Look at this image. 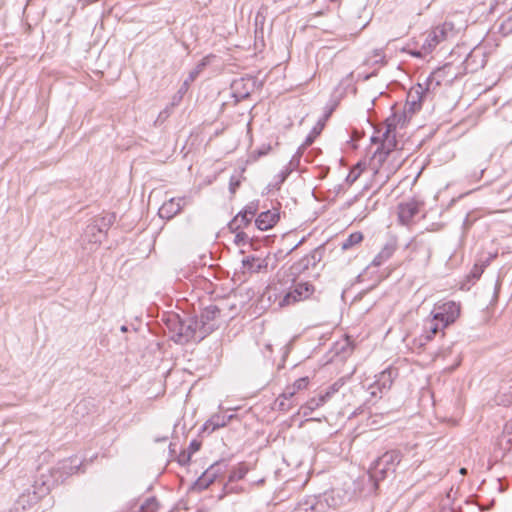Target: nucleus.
Wrapping results in <instances>:
<instances>
[{
  "mask_svg": "<svg viewBox=\"0 0 512 512\" xmlns=\"http://www.w3.org/2000/svg\"><path fill=\"white\" fill-rule=\"evenodd\" d=\"M300 158H301V149L299 148L298 151L293 155L290 162L286 166H291L292 171L295 170L299 165Z\"/></svg>",
  "mask_w": 512,
  "mask_h": 512,
  "instance_id": "obj_39",
  "label": "nucleus"
},
{
  "mask_svg": "<svg viewBox=\"0 0 512 512\" xmlns=\"http://www.w3.org/2000/svg\"><path fill=\"white\" fill-rule=\"evenodd\" d=\"M176 320V333L172 336V339L178 343H185L189 341H200L204 338L201 330L197 331L198 321L188 320L186 322L180 321L178 317Z\"/></svg>",
  "mask_w": 512,
  "mask_h": 512,
  "instance_id": "obj_5",
  "label": "nucleus"
},
{
  "mask_svg": "<svg viewBox=\"0 0 512 512\" xmlns=\"http://www.w3.org/2000/svg\"><path fill=\"white\" fill-rule=\"evenodd\" d=\"M412 252H414L415 258L423 263L427 264L431 258L432 245L431 240L424 235V233L416 235L410 242Z\"/></svg>",
  "mask_w": 512,
  "mask_h": 512,
  "instance_id": "obj_7",
  "label": "nucleus"
},
{
  "mask_svg": "<svg viewBox=\"0 0 512 512\" xmlns=\"http://www.w3.org/2000/svg\"><path fill=\"white\" fill-rule=\"evenodd\" d=\"M254 86V80L253 79H238L233 81L231 85L233 96L236 98V101H240L242 99L247 98Z\"/></svg>",
  "mask_w": 512,
  "mask_h": 512,
  "instance_id": "obj_17",
  "label": "nucleus"
},
{
  "mask_svg": "<svg viewBox=\"0 0 512 512\" xmlns=\"http://www.w3.org/2000/svg\"><path fill=\"white\" fill-rule=\"evenodd\" d=\"M191 201L190 197L171 198L162 204L158 214L162 219L170 220L180 213L185 205L190 204Z\"/></svg>",
  "mask_w": 512,
  "mask_h": 512,
  "instance_id": "obj_10",
  "label": "nucleus"
},
{
  "mask_svg": "<svg viewBox=\"0 0 512 512\" xmlns=\"http://www.w3.org/2000/svg\"><path fill=\"white\" fill-rule=\"evenodd\" d=\"M197 75V71L191 72L189 75L190 80H194L195 76Z\"/></svg>",
  "mask_w": 512,
  "mask_h": 512,
  "instance_id": "obj_44",
  "label": "nucleus"
},
{
  "mask_svg": "<svg viewBox=\"0 0 512 512\" xmlns=\"http://www.w3.org/2000/svg\"><path fill=\"white\" fill-rule=\"evenodd\" d=\"M292 173V167L291 166H285L277 175V183L282 184L285 182L287 177Z\"/></svg>",
  "mask_w": 512,
  "mask_h": 512,
  "instance_id": "obj_37",
  "label": "nucleus"
},
{
  "mask_svg": "<svg viewBox=\"0 0 512 512\" xmlns=\"http://www.w3.org/2000/svg\"><path fill=\"white\" fill-rule=\"evenodd\" d=\"M445 327H442V324L435 320L434 317L425 320L424 323V332L426 334L427 339H431L438 332L442 331Z\"/></svg>",
  "mask_w": 512,
  "mask_h": 512,
  "instance_id": "obj_26",
  "label": "nucleus"
},
{
  "mask_svg": "<svg viewBox=\"0 0 512 512\" xmlns=\"http://www.w3.org/2000/svg\"><path fill=\"white\" fill-rule=\"evenodd\" d=\"M308 384V377L297 379L292 385H289L285 388L284 392L282 393L283 399H292L298 391L306 389Z\"/></svg>",
  "mask_w": 512,
  "mask_h": 512,
  "instance_id": "obj_23",
  "label": "nucleus"
},
{
  "mask_svg": "<svg viewBox=\"0 0 512 512\" xmlns=\"http://www.w3.org/2000/svg\"><path fill=\"white\" fill-rule=\"evenodd\" d=\"M422 203L415 199H410L398 205V220L402 225H410L413 218L420 212Z\"/></svg>",
  "mask_w": 512,
  "mask_h": 512,
  "instance_id": "obj_12",
  "label": "nucleus"
},
{
  "mask_svg": "<svg viewBox=\"0 0 512 512\" xmlns=\"http://www.w3.org/2000/svg\"><path fill=\"white\" fill-rule=\"evenodd\" d=\"M322 502L326 507L336 509L340 507L343 503L342 497L339 495V493H336L334 490H331L330 492H326L323 495Z\"/></svg>",
  "mask_w": 512,
  "mask_h": 512,
  "instance_id": "obj_25",
  "label": "nucleus"
},
{
  "mask_svg": "<svg viewBox=\"0 0 512 512\" xmlns=\"http://www.w3.org/2000/svg\"><path fill=\"white\" fill-rule=\"evenodd\" d=\"M220 316V309L216 305H209L201 313L200 321L198 322L199 329L204 337L210 334L217 328V319Z\"/></svg>",
  "mask_w": 512,
  "mask_h": 512,
  "instance_id": "obj_9",
  "label": "nucleus"
},
{
  "mask_svg": "<svg viewBox=\"0 0 512 512\" xmlns=\"http://www.w3.org/2000/svg\"><path fill=\"white\" fill-rule=\"evenodd\" d=\"M200 446H201L200 442L193 440L189 445L188 454H190V456H191L193 453L197 452L200 449Z\"/></svg>",
  "mask_w": 512,
  "mask_h": 512,
  "instance_id": "obj_42",
  "label": "nucleus"
},
{
  "mask_svg": "<svg viewBox=\"0 0 512 512\" xmlns=\"http://www.w3.org/2000/svg\"><path fill=\"white\" fill-rule=\"evenodd\" d=\"M397 240L396 238H390L382 247L380 252L374 257L371 262L372 266L379 267L387 262L397 250Z\"/></svg>",
  "mask_w": 512,
  "mask_h": 512,
  "instance_id": "obj_16",
  "label": "nucleus"
},
{
  "mask_svg": "<svg viewBox=\"0 0 512 512\" xmlns=\"http://www.w3.org/2000/svg\"><path fill=\"white\" fill-rule=\"evenodd\" d=\"M366 65H379L382 66L385 64V52L383 49H374L364 62Z\"/></svg>",
  "mask_w": 512,
  "mask_h": 512,
  "instance_id": "obj_27",
  "label": "nucleus"
},
{
  "mask_svg": "<svg viewBox=\"0 0 512 512\" xmlns=\"http://www.w3.org/2000/svg\"><path fill=\"white\" fill-rule=\"evenodd\" d=\"M278 405V409L281 411H289L292 407L296 405L295 401L292 399H283L282 394L278 397L276 401Z\"/></svg>",
  "mask_w": 512,
  "mask_h": 512,
  "instance_id": "obj_33",
  "label": "nucleus"
},
{
  "mask_svg": "<svg viewBox=\"0 0 512 512\" xmlns=\"http://www.w3.org/2000/svg\"><path fill=\"white\" fill-rule=\"evenodd\" d=\"M159 503L155 497L147 498L139 507L140 512H157Z\"/></svg>",
  "mask_w": 512,
  "mask_h": 512,
  "instance_id": "obj_29",
  "label": "nucleus"
},
{
  "mask_svg": "<svg viewBox=\"0 0 512 512\" xmlns=\"http://www.w3.org/2000/svg\"><path fill=\"white\" fill-rule=\"evenodd\" d=\"M431 314L442 324V327H447L459 317L460 304L455 301H439L435 303Z\"/></svg>",
  "mask_w": 512,
  "mask_h": 512,
  "instance_id": "obj_3",
  "label": "nucleus"
},
{
  "mask_svg": "<svg viewBox=\"0 0 512 512\" xmlns=\"http://www.w3.org/2000/svg\"><path fill=\"white\" fill-rule=\"evenodd\" d=\"M233 417V415L214 414L204 424V430L214 432L216 429L226 426Z\"/></svg>",
  "mask_w": 512,
  "mask_h": 512,
  "instance_id": "obj_22",
  "label": "nucleus"
},
{
  "mask_svg": "<svg viewBox=\"0 0 512 512\" xmlns=\"http://www.w3.org/2000/svg\"><path fill=\"white\" fill-rule=\"evenodd\" d=\"M248 472V468L246 465L244 464H240L237 468H235L230 476H229V481H238V480H241L245 477V475L247 474Z\"/></svg>",
  "mask_w": 512,
  "mask_h": 512,
  "instance_id": "obj_31",
  "label": "nucleus"
},
{
  "mask_svg": "<svg viewBox=\"0 0 512 512\" xmlns=\"http://www.w3.org/2000/svg\"><path fill=\"white\" fill-rule=\"evenodd\" d=\"M460 473H461L462 475L467 474V469H466V468H461V469H460Z\"/></svg>",
  "mask_w": 512,
  "mask_h": 512,
  "instance_id": "obj_46",
  "label": "nucleus"
},
{
  "mask_svg": "<svg viewBox=\"0 0 512 512\" xmlns=\"http://www.w3.org/2000/svg\"><path fill=\"white\" fill-rule=\"evenodd\" d=\"M397 376V370L394 368H387L383 370L377 377L374 384L371 386V395L373 397H382L384 391L391 388L394 377Z\"/></svg>",
  "mask_w": 512,
  "mask_h": 512,
  "instance_id": "obj_11",
  "label": "nucleus"
},
{
  "mask_svg": "<svg viewBox=\"0 0 512 512\" xmlns=\"http://www.w3.org/2000/svg\"><path fill=\"white\" fill-rule=\"evenodd\" d=\"M361 173H362L361 165L357 164L355 167H353L350 170L349 174L346 177V181L349 184H353L360 177Z\"/></svg>",
  "mask_w": 512,
  "mask_h": 512,
  "instance_id": "obj_35",
  "label": "nucleus"
},
{
  "mask_svg": "<svg viewBox=\"0 0 512 512\" xmlns=\"http://www.w3.org/2000/svg\"><path fill=\"white\" fill-rule=\"evenodd\" d=\"M482 273H483V268H482V266L475 265V266L472 268L471 272H470V276H471L473 279L477 280V279H479V278H480V276L482 275Z\"/></svg>",
  "mask_w": 512,
  "mask_h": 512,
  "instance_id": "obj_41",
  "label": "nucleus"
},
{
  "mask_svg": "<svg viewBox=\"0 0 512 512\" xmlns=\"http://www.w3.org/2000/svg\"><path fill=\"white\" fill-rule=\"evenodd\" d=\"M280 219L278 209L267 210L258 215L255 219L256 227L261 231L273 228Z\"/></svg>",
  "mask_w": 512,
  "mask_h": 512,
  "instance_id": "obj_13",
  "label": "nucleus"
},
{
  "mask_svg": "<svg viewBox=\"0 0 512 512\" xmlns=\"http://www.w3.org/2000/svg\"><path fill=\"white\" fill-rule=\"evenodd\" d=\"M114 332L116 335L118 332L122 334L134 335L136 334V329L132 326L130 327L128 325H121L120 327L114 329Z\"/></svg>",
  "mask_w": 512,
  "mask_h": 512,
  "instance_id": "obj_38",
  "label": "nucleus"
},
{
  "mask_svg": "<svg viewBox=\"0 0 512 512\" xmlns=\"http://www.w3.org/2000/svg\"><path fill=\"white\" fill-rule=\"evenodd\" d=\"M437 45H439V43L434 39L431 32H429L420 48L409 49L407 52L413 57L425 58L434 51Z\"/></svg>",
  "mask_w": 512,
  "mask_h": 512,
  "instance_id": "obj_18",
  "label": "nucleus"
},
{
  "mask_svg": "<svg viewBox=\"0 0 512 512\" xmlns=\"http://www.w3.org/2000/svg\"><path fill=\"white\" fill-rule=\"evenodd\" d=\"M190 457V454L183 452L182 454H180L178 461L180 464L184 465L190 460Z\"/></svg>",
  "mask_w": 512,
  "mask_h": 512,
  "instance_id": "obj_43",
  "label": "nucleus"
},
{
  "mask_svg": "<svg viewBox=\"0 0 512 512\" xmlns=\"http://www.w3.org/2000/svg\"><path fill=\"white\" fill-rule=\"evenodd\" d=\"M395 125L387 122L384 131L381 129L377 130V136H372V142H380V146L376 149L373 154L372 161L381 163L396 147V136L394 133Z\"/></svg>",
  "mask_w": 512,
  "mask_h": 512,
  "instance_id": "obj_1",
  "label": "nucleus"
},
{
  "mask_svg": "<svg viewBox=\"0 0 512 512\" xmlns=\"http://www.w3.org/2000/svg\"><path fill=\"white\" fill-rule=\"evenodd\" d=\"M259 205L258 202H250L248 203L243 210H241L246 216L253 219L258 211Z\"/></svg>",
  "mask_w": 512,
  "mask_h": 512,
  "instance_id": "obj_36",
  "label": "nucleus"
},
{
  "mask_svg": "<svg viewBox=\"0 0 512 512\" xmlns=\"http://www.w3.org/2000/svg\"><path fill=\"white\" fill-rule=\"evenodd\" d=\"M311 143H312V139L310 137H308L306 139L305 145H310Z\"/></svg>",
  "mask_w": 512,
  "mask_h": 512,
  "instance_id": "obj_45",
  "label": "nucleus"
},
{
  "mask_svg": "<svg viewBox=\"0 0 512 512\" xmlns=\"http://www.w3.org/2000/svg\"><path fill=\"white\" fill-rule=\"evenodd\" d=\"M446 77V66L441 67L433 71L423 82V84L429 88L433 94L437 87L441 85Z\"/></svg>",
  "mask_w": 512,
  "mask_h": 512,
  "instance_id": "obj_21",
  "label": "nucleus"
},
{
  "mask_svg": "<svg viewBox=\"0 0 512 512\" xmlns=\"http://www.w3.org/2000/svg\"><path fill=\"white\" fill-rule=\"evenodd\" d=\"M235 233L234 242L238 246H245L246 244L251 242V238L249 235L242 230H238Z\"/></svg>",
  "mask_w": 512,
  "mask_h": 512,
  "instance_id": "obj_34",
  "label": "nucleus"
},
{
  "mask_svg": "<svg viewBox=\"0 0 512 512\" xmlns=\"http://www.w3.org/2000/svg\"><path fill=\"white\" fill-rule=\"evenodd\" d=\"M253 219L246 216L242 211H240L228 224V228L231 232H236L238 230H242L251 224Z\"/></svg>",
  "mask_w": 512,
  "mask_h": 512,
  "instance_id": "obj_24",
  "label": "nucleus"
},
{
  "mask_svg": "<svg viewBox=\"0 0 512 512\" xmlns=\"http://www.w3.org/2000/svg\"><path fill=\"white\" fill-rule=\"evenodd\" d=\"M431 95L432 93L429 88H427L423 83H418L413 86L407 95L406 106L408 107V111L415 113L420 110L422 102Z\"/></svg>",
  "mask_w": 512,
  "mask_h": 512,
  "instance_id": "obj_8",
  "label": "nucleus"
},
{
  "mask_svg": "<svg viewBox=\"0 0 512 512\" xmlns=\"http://www.w3.org/2000/svg\"><path fill=\"white\" fill-rule=\"evenodd\" d=\"M219 467L217 465L210 466L195 482V488L199 491L207 489L217 478Z\"/></svg>",
  "mask_w": 512,
  "mask_h": 512,
  "instance_id": "obj_20",
  "label": "nucleus"
},
{
  "mask_svg": "<svg viewBox=\"0 0 512 512\" xmlns=\"http://www.w3.org/2000/svg\"><path fill=\"white\" fill-rule=\"evenodd\" d=\"M401 461V454L399 451L392 450L384 453L381 457L375 460L370 468L371 477L376 480L385 478L386 474L390 470H394V467Z\"/></svg>",
  "mask_w": 512,
  "mask_h": 512,
  "instance_id": "obj_4",
  "label": "nucleus"
},
{
  "mask_svg": "<svg viewBox=\"0 0 512 512\" xmlns=\"http://www.w3.org/2000/svg\"><path fill=\"white\" fill-rule=\"evenodd\" d=\"M240 185V180L235 177V176H232L230 178V182H229V190L232 194H234L236 192V189L239 187Z\"/></svg>",
  "mask_w": 512,
  "mask_h": 512,
  "instance_id": "obj_40",
  "label": "nucleus"
},
{
  "mask_svg": "<svg viewBox=\"0 0 512 512\" xmlns=\"http://www.w3.org/2000/svg\"><path fill=\"white\" fill-rule=\"evenodd\" d=\"M344 385L343 379H339L336 382H334L332 385H330L325 393L320 394L323 399L327 402L336 392L339 391V389Z\"/></svg>",
  "mask_w": 512,
  "mask_h": 512,
  "instance_id": "obj_30",
  "label": "nucleus"
},
{
  "mask_svg": "<svg viewBox=\"0 0 512 512\" xmlns=\"http://www.w3.org/2000/svg\"><path fill=\"white\" fill-rule=\"evenodd\" d=\"M314 286L309 282L296 283L279 301L280 307L292 305L309 298L314 293Z\"/></svg>",
  "mask_w": 512,
  "mask_h": 512,
  "instance_id": "obj_6",
  "label": "nucleus"
},
{
  "mask_svg": "<svg viewBox=\"0 0 512 512\" xmlns=\"http://www.w3.org/2000/svg\"><path fill=\"white\" fill-rule=\"evenodd\" d=\"M116 220L114 213H106L95 217L84 230V240L91 244H100L106 237L109 228Z\"/></svg>",
  "mask_w": 512,
  "mask_h": 512,
  "instance_id": "obj_2",
  "label": "nucleus"
},
{
  "mask_svg": "<svg viewBox=\"0 0 512 512\" xmlns=\"http://www.w3.org/2000/svg\"><path fill=\"white\" fill-rule=\"evenodd\" d=\"M430 32L439 44L455 37L456 34L454 24L448 21L434 27Z\"/></svg>",
  "mask_w": 512,
  "mask_h": 512,
  "instance_id": "obj_19",
  "label": "nucleus"
},
{
  "mask_svg": "<svg viewBox=\"0 0 512 512\" xmlns=\"http://www.w3.org/2000/svg\"><path fill=\"white\" fill-rule=\"evenodd\" d=\"M325 403H326V401L323 399V397L321 395H319L318 397H314V398H311L310 400H308L306 402V404L302 407V409H307L309 411H313L316 408L324 405Z\"/></svg>",
  "mask_w": 512,
  "mask_h": 512,
  "instance_id": "obj_32",
  "label": "nucleus"
},
{
  "mask_svg": "<svg viewBox=\"0 0 512 512\" xmlns=\"http://www.w3.org/2000/svg\"><path fill=\"white\" fill-rule=\"evenodd\" d=\"M269 257H258L254 255L247 256L242 260V266L249 273H259L267 271Z\"/></svg>",
  "mask_w": 512,
  "mask_h": 512,
  "instance_id": "obj_15",
  "label": "nucleus"
},
{
  "mask_svg": "<svg viewBox=\"0 0 512 512\" xmlns=\"http://www.w3.org/2000/svg\"><path fill=\"white\" fill-rule=\"evenodd\" d=\"M325 505L321 497L307 496L298 502L294 512H324Z\"/></svg>",
  "mask_w": 512,
  "mask_h": 512,
  "instance_id": "obj_14",
  "label": "nucleus"
},
{
  "mask_svg": "<svg viewBox=\"0 0 512 512\" xmlns=\"http://www.w3.org/2000/svg\"><path fill=\"white\" fill-rule=\"evenodd\" d=\"M363 240V234L361 232L351 233L341 244L342 250L346 251L353 246L360 244Z\"/></svg>",
  "mask_w": 512,
  "mask_h": 512,
  "instance_id": "obj_28",
  "label": "nucleus"
}]
</instances>
